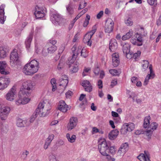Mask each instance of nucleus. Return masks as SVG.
Segmentation results:
<instances>
[{"label":"nucleus","instance_id":"3","mask_svg":"<svg viewBox=\"0 0 161 161\" xmlns=\"http://www.w3.org/2000/svg\"><path fill=\"white\" fill-rule=\"evenodd\" d=\"M51 107L50 104L48 101H43L38 104V108L36 110V112L40 116H45L48 114V111L51 109Z\"/></svg>","mask_w":161,"mask_h":161},{"label":"nucleus","instance_id":"38","mask_svg":"<svg viewBox=\"0 0 161 161\" xmlns=\"http://www.w3.org/2000/svg\"><path fill=\"white\" fill-rule=\"evenodd\" d=\"M158 126V124L156 122L152 123L150 125L149 127L150 130H152L153 131L154 130H156Z\"/></svg>","mask_w":161,"mask_h":161},{"label":"nucleus","instance_id":"44","mask_svg":"<svg viewBox=\"0 0 161 161\" xmlns=\"http://www.w3.org/2000/svg\"><path fill=\"white\" fill-rule=\"evenodd\" d=\"M54 136L53 134H51L49 135L48 137L46 139L45 142L50 144L52 141L53 139Z\"/></svg>","mask_w":161,"mask_h":161},{"label":"nucleus","instance_id":"12","mask_svg":"<svg viewBox=\"0 0 161 161\" xmlns=\"http://www.w3.org/2000/svg\"><path fill=\"white\" fill-rule=\"evenodd\" d=\"M10 82V79L6 77H0V90H3L6 88Z\"/></svg>","mask_w":161,"mask_h":161},{"label":"nucleus","instance_id":"46","mask_svg":"<svg viewBox=\"0 0 161 161\" xmlns=\"http://www.w3.org/2000/svg\"><path fill=\"white\" fill-rule=\"evenodd\" d=\"M38 115H39V114L38 113L36 112V111L35 113H34L30 118V122H33Z\"/></svg>","mask_w":161,"mask_h":161},{"label":"nucleus","instance_id":"63","mask_svg":"<svg viewBox=\"0 0 161 161\" xmlns=\"http://www.w3.org/2000/svg\"><path fill=\"white\" fill-rule=\"evenodd\" d=\"M131 82L135 84L138 80V78L136 77H132L131 79Z\"/></svg>","mask_w":161,"mask_h":161},{"label":"nucleus","instance_id":"48","mask_svg":"<svg viewBox=\"0 0 161 161\" xmlns=\"http://www.w3.org/2000/svg\"><path fill=\"white\" fill-rule=\"evenodd\" d=\"M125 23L127 25L130 26L132 25L133 22L131 19L129 18L125 20Z\"/></svg>","mask_w":161,"mask_h":161},{"label":"nucleus","instance_id":"29","mask_svg":"<svg viewBox=\"0 0 161 161\" xmlns=\"http://www.w3.org/2000/svg\"><path fill=\"white\" fill-rule=\"evenodd\" d=\"M46 48L50 53H53L57 50V47L54 45H51L50 44H47Z\"/></svg>","mask_w":161,"mask_h":161},{"label":"nucleus","instance_id":"49","mask_svg":"<svg viewBox=\"0 0 161 161\" xmlns=\"http://www.w3.org/2000/svg\"><path fill=\"white\" fill-rule=\"evenodd\" d=\"M110 73L114 76L118 75H119V73L115 69H111L109 70Z\"/></svg>","mask_w":161,"mask_h":161},{"label":"nucleus","instance_id":"6","mask_svg":"<svg viewBox=\"0 0 161 161\" xmlns=\"http://www.w3.org/2000/svg\"><path fill=\"white\" fill-rule=\"evenodd\" d=\"M10 64L13 67H15L19 63V55L16 49H14L10 54Z\"/></svg>","mask_w":161,"mask_h":161},{"label":"nucleus","instance_id":"4","mask_svg":"<svg viewBox=\"0 0 161 161\" xmlns=\"http://www.w3.org/2000/svg\"><path fill=\"white\" fill-rule=\"evenodd\" d=\"M72 50L73 54L72 57L70 61L71 63H73L74 62L77 55L80 53H81L80 55L82 57L86 58L88 56V52L85 48H84L81 50V48H79V47L76 48L75 47L73 46L72 48Z\"/></svg>","mask_w":161,"mask_h":161},{"label":"nucleus","instance_id":"19","mask_svg":"<svg viewBox=\"0 0 161 161\" xmlns=\"http://www.w3.org/2000/svg\"><path fill=\"white\" fill-rule=\"evenodd\" d=\"M81 85L85 87V91L89 92L92 90V87L90 82L87 80L83 81L81 83Z\"/></svg>","mask_w":161,"mask_h":161},{"label":"nucleus","instance_id":"34","mask_svg":"<svg viewBox=\"0 0 161 161\" xmlns=\"http://www.w3.org/2000/svg\"><path fill=\"white\" fill-rule=\"evenodd\" d=\"M67 12L70 15H72L74 12V10L72 8L71 3H70L68 5L66 6Z\"/></svg>","mask_w":161,"mask_h":161},{"label":"nucleus","instance_id":"35","mask_svg":"<svg viewBox=\"0 0 161 161\" xmlns=\"http://www.w3.org/2000/svg\"><path fill=\"white\" fill-rule=\"evenodd\" d=\"M6 49L3 47H0V58H4L7 56Z\"/></svg>","mask_w":161,"mask_h":161},{"label":"nucleus","instance_id":"37","mask_svg":"<svg viewBox=\"0 0 161 161\" xmlns=\"http://www.w3.org/2000/svg\"><path fill=\"white\" fill-rule=\"evenodd\" d=\"M0 130L1 131L6 133L8 130V126L6 124H2L0 126Z\"/></svg>","mask_w":161,"mask_h":161},{"label":"nucleus","instance_id":"33","mask_svg":"<svg viewBox=\"0 0 161 161\" xmlns=\"http://www.w3.org/2000/svg\"><path fill=\"white\" fill-rule=\"evenodd\" d=\"M130 45L128 43H125L123 46V51L124 54H127L130 51Z\"/></svg>","mask_w":161,"mask_h":161},{"label":"nucleus","instance_id":"25","mask_svg":"<svg viewBox=\"0 0 161 161\" xmlns=\"http://www.w3.org/2000/svg\"><path fill=\"white\" fill-rule=\"evenodd\" d=\"M119 133L117 130H113L108 134V138L111 140H113L117 137Z\"/></svg>","mask_w":161,"mask_h":161},{"label":"nucleus","instance_id":"11","mask_svg":"<svg viewBox=\"0 0 161 161\" xmlns=\"http://www.w3.org/2000/svg\"><path fill=\"white\" fill-rule=\"evenodd\" d=\"M135 128V125L132 123H125L123 125L121 129V132L123 134L126 133L127 131H131Z\"/></svg>","mask_w":161,"mask_h":161},{"label":"nucleus","instance_id":"21","mask_svg":"<svg viewBox=\"0 0 161 161\" xmlns=\"http://www.w3.org/2000/svg\"><path fill=\"white\" fill-rule=\"evenodd\" d=\"M117 43L115 39H112L110 41L109 44V49L112 52H114L117 48Z\"/></svg>","mask_w":161,"mask_h":161},{"label":"nucleus","instance_id":"16","mask_svg":"<svg viewBox=\"0 0 161 161\" xmlns=\"http://www.w3.org/2000/svg\"><path fill=\"white\" fill-rule=\"evenodd\" d=\"M58 108V110L63 113L66 112L69 108L68 105L63 100H61L59 102Z\"/></svg>","mask_w":161,"mask_h":161},{"label":"nucleus","instance_id":"58","mask_svg":"<svg viewBox=\"0 0 161 161\" xmlns=\"http://www.w3.org/2000/svg\"><path fill=\"white\" fill-rule=\"evenodd\" d=\"M90 70L91 69L90 68H85L82 73L83 76H84L86 75H87L86 73H88Z\"/></svg>","mask_w":161,"mask_h":161},{"label":"nucleus","instance_id":"50","mask_svg":"<svg viewBox=\"0 0 161 161\" xmlns=\"http://www.w3.org/2000/svg\"><path fill=\"white\" fill-rule=\"evenodd\" d=\"M49 53L48 51L47 50V49L46 48V46L44 47L42 50V54L43 56H47L48 53Z\"/></svg>","mask_w":161,"mask_h":161},{"label":"nucleus","instance_id":"2","mask_svg":"<svg viewBox=\"0 0 161 161\" xmlns=\"http://www.w3.org/2000/svg\"><path fill=\"white\" fill-rule=\"evenodd\" d=\"M39 63L34 59L27 64L24 67L23 72L27 75H32L36 73L39 68Z\"/></svg>","mask_w":161,"mask_h":161},{"label":"nucleus","instance_id":"31","mask_svg":"<svg viewBox=\"0 0 161 161\" xmlns=\"http://www.w3.org/2000/svg\"><path fill=\"white\" fill-rule=\"evenodd\" d=\"M66 137L68 141L70 143L74 142L76 139V136L75 135H72L71 136L69 133H67L66 135Z\"/></svg>","mask_w":161,"mask_h":161},{"label":"nucleus","instance_id":"22","mask_svg":"<svg viewBox=\"0 0 161 161\" xmlns=\"http://www.w3.org/2000/svg\"><path fill=\"white\" fill-rule=\"evenodd\" d=\"M5 5H2L0 6V22L1 24H3L6 19V17L4 16V8Z\"/></svg>","mask_w":161,"mask_h":161},{"label":"nucleus","instance_id":"42","mask_svg":"<svg viewBox=\"0 0 161 161\" xmlns=\"http://www.w3.org/2000/svg\"><path fill=\"white\" fill-rule=\"evenodd\" d=\"M90 19V16L88 14H87L86 18L83 24V26L84 27H86L89 23V21Z\"/></svg>","mask_w":161,"mask_h":161},{"label":"nucleus","instance_id":"28","mask_svg":"<svg viewBox=\"0 0 161 161\" xmlns=\"http://www.w3.org/2000/svg\"><path fill=\"white\" fill-rule=\"evenodd\" d=\"M151 117L150 116L146 117L144 119L143 126L144 128H149L150 126V120Z\"/></svg>","mask_w":161,"mask_h":161},{"label":"nucleus","instance_id":"52","mask_svg":"<svg viewBox=\"0 0 161 161\" xmlns=\"http://www.w3.org/2000/svg\"><path fill=\"white\" fill-rule=\"evenodd\" d=\"M49 159L50 161H58V160L57 159L56 156L53 154L50 155Z\"/></svg>","mask_w":161,"mask_h":161},{"label":"nucleus","instance_id":"24","mask_svg":"<svg viewBox=\"0 0 161 161\" xmlns=\"http://www.w3.org/2000/svg\"><path fill=\"white\" fill-rule=\"evenodd\" d=\"M51 19L53 24L56 25L59 22L61 19L60 16L58 14H53V16L51 17Z\"/></svg>","mask_w":161,"mask_h":161},{"label":"nucleus","instance_id":"43","mask_svg":"<svg viewBox=\"0 0 161 161\" xmlns=\"http://www.w3.org/2000/svg\"><path fill=\"white\" fill-rule=\"evenodd\" d=\"M59 80H62L64 81V82H63L62 84L67 85L68 83V77L66 75H64L62 76Z\"/></svg>","mask_w":161,"mask_h":161},{"label":"nucleus","instance_id":"26","mask_svg":"<svg viewBox=\"0 0 161 161\" xmlns=\"http://www.w3.org/2000/svg\"><path fill=\"white\" fill-rule=\"evenodd\" d=\"M17 125L19 127H23L28 125L27 120H23L21 119H18L16 122Z\"/></svg>","mask_w":161,"mask_h":161},{"label":"nucleus","instance_id":"1","mask_svg":"<svg viewBox=\"0 0 161 161\" xmlns=\"http://www.w3.org/2000/svg\"><path fill=\"white\" fill-rule=\"evenodd\" d=\"M35 86V84L31 80L23 82L19 92V98L16 101L17 105L25 104L30 101V99L28 97L30 95Z\"/></svg>","mask_w":161,"mask_h":161},{"label":"nucleus","instance_id":"20","mask_svg":"<svg viewBox=\"0 0 161 161\" xmlns=\"http://www.w3.org/2000/svg\"><path fill=\"white\" fill-rule=\"evenodd\" d=\"M109 23L107 24L105 27V31L106 33H110L113 31L114 23L112 20H109Z\"/></svg>","mask_w":161,"mask_h":161},{"label":"nucleus","instance_id":"13","mask_svg":"<svg viewBox=\"0 0 161 161\" xmlns=\"http://www.w3.org/2000/svg\"><path fill=\"white\" fill-rule=\"evenodd\" d=\"M149 69L150 70V73L146 76L143 83V85L146 86L148 84L149 80L153 79L155 77V74L153 70L152 65H149Z\"/></svg>","mask_w":161,"mask_h":161},{"label":"nucleus","instance_id":"53","mask_svg":"<svg viewBox=\"0 0 161 161\" xmlns=\"http://www.w3.org/2000/svg\"><path fill=\"white\" fill-rule=\"evenodd\" d=\"M86 5V3L85 1H83L81 2L80 3L78 9H82L84 8Z\"/></svg>","mask_w":161,"mask_h":161},{"label":"nucleus","instance_id":"41","mask_svg":"<svg viewBox=\"0 0 161 161\" xmlns=\"http://www.w3.org/2000/svg\"><path fill=\"white\" fill-rule=\"evenodd\" d=\"M153 132V131L152 130H151L150 129L147 130L145 131V133H144L147 137V138L149 140L151 138Z\"/></svg>","mask_w":161,"mask_h":161},{"label":"nucleus","instance_id":"60","mask_svg":"<svg viewBox=\"0 0 161 161\" xmlns=\"http://www.w3.org/2000/svg\"><path fill=\"white\" fill-rule=\"evenodd\" d=\"M109 150V152H110L112 154H114L115 153V150L114 146L110 147Z\"/></svg>","mask_w":161,"mask_h":161},{"label":"nucleus","instance_id":"32","mask_svg":"<svg viewBox=\"0 0 161 161\" xmlns=\"http://www.w3.org/2000/svg\"><path fill=\"white\" fill-rule=\"evenodd\" d=\"M133 35V32L132 30H130L125 35L123 36L122 39L123 40L125 41L130 38Z\"/></svg>","mask_w":161,"mask_h":161},{"label":"nucleus","instance_id":"27","mask_svg":"<svg viewBox=\"0 0 161 161\" xmlns=\"http://www.w3.org/2000/svg\"><path fill=\"white\" fill-rule=\"evenodd\" d=\"M41 32V28L40 27H37L35 30V49H38L37 43V37L38 35H39Z\"/></svg>","mask_w":161,"mask_h":161},{"label":"nucleus","instance_id":"47","mask_svg":"<svg viewBox=\"0 0 161 161\" xmlns=\"http://www.w3.org/2000/svg\"><path fill=\"white\" fill-rule=\"evenodd\" d=\"M64 61L63 59H61L59 62V63L58 65L57 68L59 70H60L64 67Z\"/></svg>","mask_w":161,"mask_h":161},{"label":"nucleus","instance_id":"56","mask_svg":"<svg viewBox=\"0 0 161 161\" xmlns=\"http://www.w3.org/2000/svg\"><path fill=\"white\" fill-rule=\"evenodd\" d=\"M105 156H106V159L107 161H115V159L114 158H113L110 155H109L108 154L107 155H105Z\"/></svg>","mask_w":161,"mask_h":161},{"label":"nucleus","instance_id":"54","mask_svg":"<svg viewBox=\"0 0 161 161\" xmlns=\"http://www.w3.org/2000/svg\"><path fill=\"white\" fill-rule=\"evenodd\" d=\"M148 3L151 5L157 4V0H147Z\"/></svg>","mask_w":161,"mask_h":161},{"label":"nucleus","instance_id":"64","mask_svg":"<svg viewBox=\"0 0 161 161\" xmlns=\"http://www.w3.org/2000/svg\"><path fill=\"white\" fill-rule=\"evenodd\" d=\"M103 11H100L97 15V19H100L103 16Z\"/></svg>","mask_w":161,"mask_h":161},{"label":"nucleus","instance_id":"8","mask_svg":"<svg viewBox=\"0 0 161 161\" xmlns=\"http://www.w3.org/2000/svg\"><path fill=\"white\" fill-rule=\"evenodd\" d=\"M142 36L137 33L132 37L130 42L134 45L140 46L142 45Z\"/></svg>","mask_w":161,"mask_h":161},{"label":"nucleus","instance_id":"61","mask_svg":"<svg viewBox=\"0 0 161 161\" xmlns=\"http://www.w3.org/2000/svg\"><path fill=\"white\" fill-rule=\"evenodd\" d=\"M126 56V58L128 59H131L133 57V53L130 51L129 53H127V54H125Z\"/></svg>","mask_w":161,"mask_h":161},{"label":"nucleus","instance_id":"18","mask_svg":"<svg viewBox=\"0 0 161 161\" xmlns=\"http://www.w3.org/2000/svg\"><path fill=\"white\" fill-rule=\"evenodd\" d=\"M137 158L140 161H151L149 159V153L146 151H144V153H141L138 156Z\"/></svg>","mask_w":161,"mask_h":161},{"label":"nucleus","instance_id":"23","mask_svg":"<svg viewBox=\"0 0 161 161\" xmlns=\"http://www.w3.org/2000/svg\"><path fill=\"white\" fill-rule=\"evenodd\" d=\"M33 37V32L31 31L28 36L26 39L25 41L26 47L27 49H29L31 46V43Z\"/></svg>","mask_w":161,"mask_h":161},{"label":"nucleus","instance_id":"15","mask_svg":"<svg viewBox=\"0 0 161 161\" xmlns=\"http://www.w3.org/2000/svg\"><path fill=\"white\" fill-rule=\"evenodd\" d=\"M7 65L5 61L0 62V73L3 75H7L9 73L7 70Z\"/></svg>","mask_w":161,"mask_h":161},{"label":"nucleus","instance_id":"57","mask_svg":"<svg viewBox=\"0 0 161 161\" xmlns=\"http://www.w3.org/2000/svg\"><path fill=\"white\" fill-rule=\"evenodd\" d=\"M117 83V79H114L113 80H112L111 82V84L110 85V86L113 88V87L114 86H116Z\"/></svg>","mask_w":161,"mask_h":161},{"label":"nucleus","instance_id":"36","mask_svg":"<svg viewBox=\"0 0 161 161\" xmlns=\"http://www.w3.org/2000/svg\"><path fill=\"white\" fill-rule=\"evenodd\" d=\"M10 110L9 107L5 106L1 108H0V112L8 114Z\"/></svg>","mask_w":161,"mask_h":161},{"label":"nucleus","instance_id":"7","mask_svg":"<svg viewBox=\"0 0 161 161\" xmlns=\"http://www.w3.org/2000/svg\"><path fill=\"white\" fill-rule=\"evenodd\" d=\"M17 95V92L16 87L13 86L6 94L5 97L7 100L12 101L16 98Z\"/></svg>","mask_w":161,"mask_h":161},{"label":"nucleus","instance_id":"39","mask_svg":"<svg viewBox=\"0 0 161 161\" xmlns=\"http://www.w3.org/2000/svg\"><path fill=\"white\" fill-rule=\"evenodd\" d=\"M51 83L52 86V90L54 92L56 89V82L55 79L54 78H52L51 80Z\"/></svg>","mask_w":161,"mask_h":161},{"label":"nucleus","instance_id":"30","mask_svg":"<svg viewBox=\"0 0 161 161\" xmlns=\"http://www.w3.org/2000/svg\"><path fill=\"white\" fill-rule=\"evenodd\" d=\"M70 60L71 59L69 60V59L68 60L69 61V62L70 63V64H69V67L70 68L71 67H72L71 69L72 73H75L77 72L78 70V66L76 64H73L74 62L73 63H71L70 61Z\"/></svg>","mask_w":161,"mask_h":161},{"label":"nucleus","instance_id":"14","mask_svg":"<svg viewBox=\"0 0 161 161\" xmlns=\"http://www.w3.org/2000/svg\"><path fill=\"white\" fill-rule=\"evenodd\" d=\"M128 149V144L127 143H125L122 144L117 152L118 155L119 156L124 155Z\"/></svg>","mask_w":161,"mask_h":161},{"label":"nucleus","instance_id":"40","mask_svg":"<svg viewBox=\"0 0 161 161\" xmlns=\"http://www.w3.org/2000/svg\"><path fill=\"white\" fill-rule=\"evenodd\" d=\"M113 65L114 67H117L119 64V58H112Z\"/></svg>","mask_w":161,"mask_h":161},{"label":"nucleus","instance_id":"5","mask_svg":"<svg viewBox=\"0 0 161 161\" xmlns=\"http://www.w3.org/2000/svg\"><path fill=\"white\" fill-rule=\"evenodd\" d=\"M98 149L100 153L103 156L107 155L109 153V147L104 139L98 140Z\"/></svg>","mask_w":161,"mask_h":161},{"label":"nucleus","instance_id":"17","mask_svg":"<svg viewBox=\"0 0 161 161\" xmlns=\"http://www.w3.org/2000/svg\"><path fill=\"white\" fill-rule=\"evenodd\" d=\"M96 31V29H93L88 33H87L84 36V40H85L87 42L88 45L91 46L92 43L90 41L92 36L95 33Z\"/></svg>","mask_w":161,"mask_h":161},{"label":"nucleus","instance_id":"59","mask_svg":"<svg viewBox=\"0 0 161 161\" xmlns=\"http://www.w3.org/2000/svg\"><path fill=\"white\" fill-rule=\"evenodd\" d=\"M97 85L99 89H101L103 88V81L101 80H98L97 82Z\"/></svg>","mask_w":161,"mask_h":161},{"label":"nucleus","instance_id":"45","mask_svg":"<svg viewBox=\"0 0 161 161\" xmlns=\"http://www.w3.org/2000/svg\"><path fill=\"white\" fill-rule=\"evenodd\" d=\"M149 63L148 61L145 60L143 61L142 64V69L143 71H145L148 67Z\"/></svg>","mask_w":161,"mask_h":161},{"label":"nucleus","instance_id":"55","mask_svg":"<svg viewBox=\"0 0 161 161\" xmlns=\"http://www.w3.org/2000/svg\"><path fill=\"white\" fill-rule=\"evenodd\" d=\"M29 154V152L27 150H25L23 152L22 154V157L24 159H26L28 155Z\"/></svg>","mask_w":161,"mask_h":161},{"label":"nucleus","instance_id":"9","mask_svg":"<svg viewBox=\"0 0 161 161\" xmlns=\"http://www.w3.org/2000/svg\"><path fill=\"white\" fill-rule=\"evenodd\" d=\"M44 12V8L36 5L35 7L34 14L36 18H41L45 15Z\"/></svg>","mask_w":161,"mask_h":161},{"label":"nucleus","instance_id":"10","mask_svg":"<svg viewBox=\"0 0 161 161\" xmlns=\"http://www.w3.org/2000/svg\"><path fill=\"white\" fill-rule=\"evenodd\" d=\"M78 119L77 117H72L70 118L67 126L68 130H71L75 128L78 124Z\"/></svg>","mask_w":161,"mask_h":161},{"label":"nucleus","instance_id":"62","mask_svg":"<svg viewBox=\"0 0 161 161\" xmlns=\"http://www.w3.org/2000/svg\"><path fill=\"white\" fill-rule=\"evenodd\" d=\"M65 94L66 98H69L73 94V93L71 91H69L66 93Z\"/></svg>","mask_w":161,"mask_h":161},{"label":"nucleus","instance_id":"51","mask_svg":"<svg viewBox=\"0 0 161 161\" xmlns=\"http://www.w3.org/2000/svg\"><path fill=\"white\" fill-rule=\"evenodd\" d=\"M8 114L0 112V117L2 120H5Z\"/></svg>","mask_w":161,"mask_h":161}]
</instances>
